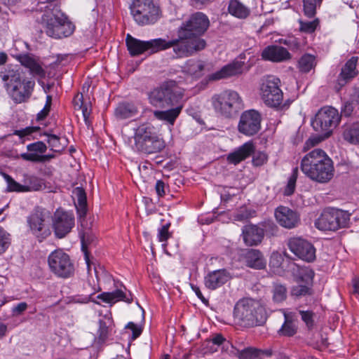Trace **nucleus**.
Segmentation results:
<instances>
[{
  "label": "nucleus",
  "instance_id": "37",
  "mask_svg": "<svg viewBox=\"0 0 359 359\" xmlns=\"http://www.w3.org/2000/svg\"><path fill=\"white\" fill-rule=\"evenodd\" d=\"M74 194L77 197L78 205L76 206L77 213L80 218L85 217L87 212V200L84 189L81 187H76Z\"/></svg>",
  "mask_w": 359,
  "mask_h": 359
},
{
  "label": "nucleus",
  "instance_id": "51",
  "mask_svg": "<svg viewBox=\"0 0 359 359\" xmlns=\"http://www.w3.org/2000/svg\"><path fill=\"white\" fill-rule=\"evenodd\" d=\"M311 288L308 285H298L292 288L291 294L293 296L301 297L310 294Z\"/></svg>",
  "mask_w": 359,
  "mask_h": 359
},
{
  "label": "nucleus",
  "instance_id": "25",
  "mask_svg": "<svg viewBox=\"0 0 359 359\" xmlns=\"http://www.w3.org/2000/svg\"><path fill=\"white\" fill-rule=\"evenodd\" d=\"M135 147L139 151L145 154H154L161 151L165 147V143L163 139L158 136L135 144Z\"/></svg>",
  "mask_w": 359,
  "mask_h": 359
},
{
  "label": "nucleus",
  "instance_id": "58",
  "mask_svg": "<svg viewBox=\"0 0 359 359\" xmlns=\"http://www.w3.org/2000/svg\"><path fill=\"white\" fill-rule=\"evenodd\" d=\"M43 187V183L41 180L36 177H31L30 178V185L27 186V189H28L27 191H39Z\"/></svg>",
  "mask_w": 359,
  "mask_h": 359
},
{
  "label": "nucleus",
  "instance_id": "45",
  "mask_svg": "<svg viewBox=\"0 0 359 359\" xmlns=\"http://www.w3.org/2000/svg\"><path fill=\"white\" fill-rule=\"evenodd\" d=\"M11 243V236L0 226V255L4 253Z\"/></svg>",
  "mask_w": 359,
  "mask_h": 359
},
{
  "label": "nucleus",
  "instance_id": "7",
  "mask_svg": "<svg viewBox=\"0 0 359 359\" xmlns=\"http://www.w3.org/2000/svg\"><path fill=\"white\" fill-rule=\"evenodd\" d=\"M211 102L215 112L226 118L233 117L243 107L239 94L231 90L214 95Z\"/></svg>",
  "mask_w": 359,
  "mask_h": 359
},
{
  "label": "nucleus",
  "instance_id": "49",
  "mask_svg": "<svg viewBox=\"0 0 359 359\" xmlns=\"http://www.w3.org/2000/svg\"><path fill=\"white\" fill-rule=\"evenodd\" d=\"M351 215L348 211L338 209V229L349 226Z\"/></svg>",
  "mask_w": 359,
  "mask_h": 359
},
{
  "label": "nucleus",
  "instance_id": "36",
  "mask_svg": "<svg viewBox=\"0 0 359 359\" xmlns=\"http://www.w3.org/2000/svg\"><path fill=\"white\" fill-rule=\"evenodd\" d=\"M73 104L75 109L81 110L85 121L88 118L90 114V106L89 102L84 100L83 93H77L73 99Z\"/></svg>",
  "mask_w": 359,
  "mask_h": 359
},
{
  "label": "nucleus",
  "instance_id": "42",
  "mask_svg": "<svg viewBox=\"0 0 359 359\" xmlns=\"http://www.w3.org/2000/svg\"><path fill=\"white\" fill-rule=\"evenodd\" d=\"M298 22L299 24V31L306 34L313 33L320 25L318 18H314L312 21H305L299 19Z\"/></svg>",
  "mask_w": 359,
  "mask_h": 359
},
{
  "label": "nucleus",
  "instance_id": "16",
  "mask_svg": "<svg viewBox=\"0 0 359 359\" xmlns=\"http://www.w3.org/2000/svg\"><path fill=\"white\" fill-rule=\"evenodd\" d=\"M74 225V217L72 213L57 210L54 214L53 226L56 237L64 238Z\"/></svg>",
  "mask_w": 359,
  "mask_h": 359
},
{
  "label": "nucleus",
  "instance_id": "33",
  "mask_svg": "<svg viewBox=\"0 0 359 359\" xmlns=\"http://www.w3.org/2000/svg\"><path fill=\"white\" fill-rule=\"evenodd\" d=\"M137 108L131 103L123 102L115 109V116L119 119H126L137 114Z\"/></svg>",
  "mask_w": 359,
  "mask_h": 359
},
{
  "label": "nucleus",
  "instance_id": "13",
  "mask_svg": "<svg viewBox=\"0 0 359 359\" xmlns=\"http://www.w3.org/2000/svg\"><path fill=\"white\" fill-rule=\"evenodd\" d=\"M337 110L331 107H323L318 110L311 121L313 130L318 133L330 136L335 127L334 118Z\"/></svg>",
  "mask_w": 359,
  "mask_h": 359
},
{
  "label": "nucleus",
  "instance_id": "46",
  "mask_svg": "<svg viewBox=\"0 0 359 359\" xmlns=\"http://www.w3.org/2000/svg\"><path fill=\"white\" fill-rule=\"evenodd\" d=\"M328 137H329V136H327L325 134H323V133H320L318 135L311 137L305 142L304 147H303V151H309L312 147L318 145L322 141L325 140V139H327Z\"/></svg>",
  "mask_w": 359,
  "mask_h": 359
},
{
  "label": "nucleus",
  "instance_id": "3",
  "mask_svg": "<svg viewBox=\"0 0 359 359\" xmlns=\"http://www.w3.org/2000/svg\"><path fill=\"white\" fill-rule=\"evenodd\" d=\"M0 78L6 93L15 103L20 104L29 100L35 86L34 81L22 78L20 71L12 65L0 71Z\"/></svg>",
  "mask_w": 359,
  "mask_h": 359
},
{
  "label": "nucleus",
  "instance_id": "47",
  "mask_svg": "<svg viewBox=\"0 0 359 359\" xmlns=\"http://www.w3.org/2000/svg\"><path fill=\"white\" fill-rule=\"evenodd\" d=\"M20 157L27 161L31 162H45L53 157V155H39L35 153H22Z\"/></svg>",
  "mask_w": 359,
  "mask_h": 359
},
{
  "label": "nucleus",
  "instance_id": "30",
  "mask_svg": "<svg viewBox=\"0 0 359 359\" xmlns=\"http://www.w3.org/2000/svg\"><path fill=\"white\" fill-rule=\"evenodd\" d=\"M184 72L191 76L198 79L205 73V63L201 60H188L184 66Z\"/></svg>",
  "mask_w": 359,
  "mask_h": 359
},
{
  "label": "nucleus",
  "instance_id": "56",
  "mask_svg": "<svg viewBox=\"0 0 359 359\" xmlns=\"http://www.w3.org/2000/svg\"><path fill=\"white\" fill-rule=\"evenodd\" d=\"M257 350L253 349L252 348H248L244 350H242L239 353V359H253L257 357Z\"/></svg>",
  "mask_w": 359,
  "mask_h": 359
},
{
  "label": "nucleus",
  "instance_id": "29",
  "mask_svg": "<svg viewBox=\"0 0 359 359\" xmlns=\"http://www.w3.org/2000/svg\"><path fill=\"white\" fill-rule=\"evenodd\" d=\"M155 128L149 123H144L135 129V144L144 142L148 139L158 137Z\"/></svg>",
  "mask_w": 359,
  "mask_h": 359
},
{
  "label": "nucleus",
  "instance_id": "2",
  "mask_svg": "<svg viewBox=\"0 0 359 359\" xmlns=\"http://www.w3.org/2000/svg\"><path fill=\"white\" fill-rule=\"evenodd\" d=\"M300 168L308 178L320 184L330 182L334 174L333 161L324 150L319 148L314 149L304 156Z\"/></svg>",
  "mask_w": 359,
  "mask_h": 359
},
{
  "label": "nucleus",
  "instance_id": "50",
  "mask_svg": "<svg viewBox=\"0 0 359 359\" xmlns=\"http://www.w3.org/2000/svg\"><path fill=\"white\" fill-rule=\"evenodd\" d=\"M27 149L30 153L36 154L38 152L40 154H43L47 150V146L46 145V144L44 142H43L41 141H38V142L28 144L27 146Z\"/></svg>",
  "mask_w": 359,
  "mask_h": 359
},
{
  "label": "nucleus",
  "instance_id": "59",
  "mask_svg": "<svg viewBox=\"0 0 359 359\" xmlns=\"http://www.w3.org/2000/svg\"><path fill=\"white\" fill-rule=\"evenodd\" d=\"M28 305L26 302H20L12 309V313L14 316H18L22 314L27 309Z\"/></svg>",
  "mask_w": 359,
  "mask_h": 359
},
{
  "label": "nucleus",
  "instance_id": "23",
  "mask_svg": "<svg viewBox=\"0 0 359 359\" xmlns=\"http://www.w3.org/2000/svg\"><path fill=\"white\" fill-rule=\"evenodd\" d=\"M255 146L252 142H248L231 152L227 156V161L230 163L236 165L245 160L255 151Z\"/></svg>",
  "mask_w": 359,
  "mask_h": 359
},
{
  "label": "nucleus",
  "instance_id": "19",
  "mask_svg": "<svg viewBox=\"0 0 359 359\" xmlns=\"http://www.w3.org/2000/svg\"><path fill=\"white\" fill-rule=\"evenodd\" d=\"M244 62L235 60L224 66L220 70L209 75L210 81H217L237 76L243 73Z\"/></svg>",
  "mask_w": 359,
  "mask_h": 359
},
{
  "label": "nucleus",
  "instance_id": "10",
  "mask_svg": "<svg viewBox=\"0 0 359 359\" xmlns=\"http://www.w3.org/2000/svg\"><path fill=\"white\" fill-rule=\"evenodd\" d=\"M126 43L131 56L142 54L145 51L155 53L161 50H167L172 46V43L164 39L158 38L149 41H141L128 34L126 38Z\"/></svg>",
  "mask_w": 359,
  "mask_h": 359
},
{
  "label": "nucleus",
  "instance_id": "43",
  "mask_svg": "<svg viewBox=\"0 0 359 359\" xmlns=\"http://www.w3.org/2000/svg\"><path fill=\"white\" fill-rule=\"evenodd\" d=\"M298 177V168H294L292 170V172L291 175L290 176L287 185L284 189L283 194L285 196H291L294 194L295 187H296V182Z\"/></svg>",
  "mask_w": 359,
  "mask_h": 359
},
{
  "label": "nucleus",
  "instance_id": "31",
  "mask_svg": "<svg viewBox=\"0 0 359 359\" xmlns=\"http://www.w3.org/2000/svg\"><path fill=\"white\" fill-rule=\"evenodd\" d=\"M285 322L278 330L280 335L285 337H292L297 332V325L295 324V315L292 312L283 311Z\"/></svg>",
  "mask_w": 359,
  "mask_h": 359
},
{
  "label": "nucleus",
  "instance_id": "55",
  "mask_svg": "<svg viewBox=\"0 0 359 359\" xmlns=\"http://www.w3.org/2000/svg\"><path fill=\"white\" fill-rule=\"evenodd\" d=\"M126 329H129L132 331V339H137L142 332V327L133 322L128 323L126 325Z\"/></svg>",
  "mask_w": 359,
  "mask_h": 359
},
{
  "label": "nucleus",
  "instance_id": "18",
  "mask_svg": "<svg viewBox=\"0 0 359 359\" xmlns=\"http://www.w3.org/2000/svg\"><path fill=\"white\" fill-rule=\"evenodd\" d=\"M315 226L321 231H334L337 229V209L331 208L325 209L316 220Z\"/></svg>",
  "mask_w": 359,
  "mask_h": 359
},
{
  "label": "nucleus",
  "instance_id": "26",
  "mask_svg": "<svg viewBox=\"0 0 359 359\" xmlns=\"http://www.w3.org/2000/svg\"><path fill=\"white\" fill-rule=\"evenodd\" d=\"M183 106V103H182L168 108L166 110H156L154 111V116L156 119L165 121L172 126L180 114Z\"/></svg>",
  "mask_w": 359,
  "mask_h": 359
},
{
  "label": "nucleus",
  "instance_id": "35",
  "mask_svg": "<svg viewBox=\"0 0 359 359\" xmlns=\"http://www.w3.org/2000/svg\"><path fill=\"white\" fill-rule=\"evenodd\" d=\"M43 135L48 137V146L50 150L55 152L62 151L67 145V140L65 138L62 140L59 136L49 132H45Z\"/></svg>",
  "mask_w": 359,
  "mask_h": 359
},
{
  "label": "nucleus",
  "instance_id": "22",
  "mask_svg": "<svg viewBox=\"0 0 359 359\" xmlns=\"http://www.w3.org/2000/svg\"><path fill=\"white\" fill-rule=\"evenodd\" d=\"M242 235L243 241L247 245H257L264 238V229L257 225H246L243 229Z\"/></svg>",
  "mask_w": 359,
  "mask_h": 359
},
{
  "label": "nucleus",
  "instance_id": "62",
  "mask_svg": "<svg viewBox=\"0 0 359 359\" xmlns=\"http://www.w3.org/2000/svg\"><path fill=\"white\" fill-rule=\"evenodd\" d=\"M351 292L359 297V278L354 277L351 280Z\"/></svg>",
  "mask_w": 359,
  "mask_h": 359
},
{
  "label": "nucleus",
  "instance_id": "12",
  "mask_svg": "<svg viewBox=\"0 0 359 359\" xmlns=\"http://www.w3.org/2000/svg\"><path fill=\"white\" fill-rule=\"evenodd\" d=\"M43 211L34 210L27 219V222L31 233L39 242H43L51 235L49 222Z\"/></svg>",
  "mask_w": 359,
  "mask_h": 359
},
{
  "label": "nucleus",
  "instance_id": "48",
  "mask_svg": "<svg viewBox=\"0 0 359 359\" xmlns=\"http://www.w3.org/2000/svg\"><path fill=\"white\" fill-rule=\"evenodd\" d=\"M4 177L8 184V189L9 191H27L28 189H27V186L21 185L15 182L10 175L4 173Z\"/></svg>",
  "mask_w": 359,
  "mask_h": 359
},
{
  "label": "nucleus",
  "instance_id": "4",
  "mask_svg": "<svg viewBox=\"0 0 359 359\" xmlns=\"http://www.w3.org/2000/svg\"><path fill=\"white\" fill-rule=\"evenodd\" d=\"M44 8V13L37 20L41 26V32L53 39H62L73 34L75 26L66 17H58L53 12V4H48Z\"/></svg>",
  "mask_w": 359,
  "mask_h": 359
},
{
  "label": "nucleus",
  "instance_id": "5",
  "mask_svg": "<svg viewBox=\"0 0 359 359\" xmlns=\"http://www.w3.org/2000/svg\"><path fill=\"white\" fill-rule=\"evenodd\" d=\"M184 90L174 80H167L149 94L151 105L159 108H170L182 104Z\"/></svg>",
  "mask_w": 359,
  "mask_h": 359
},
{
  "label": "nucleus",
  "instance_id": "20",
  "mask_svg": "<svg viewBox=\"0 0 359 359\" xmlns=\"http://www.w3.org/2000/svg\"><path fill=\"white\" fill-rule=\"evenodd\" d=\"M231 279V275L226 269H219L208 273L204 279L205 285L210 290H215Z\"/></svg>",
  "mask_w": 359,
  "mask_h": 359
},
{
  "label": "nucleus",
  "instance_id": "8",
  "mask_svg": "<svg viewBox=\"0 0 359 359\" xmlns=\"http://www.w3.org/2000/svg\"><path fill=\"white\" fill-rule=\"evenodd\" d=\"M280 86V80L278 77L266 76L262 80L260 95L267 106L282 110L287 108V105L283 103V93Z\"/></svg>",
  "mask_w": 359,
  "mask_h": 359
},
{
  "label": "nucleus",
  "instance_id": "11",
  "mask_svg": "<svg viewBox=\"0 0 359 359\" xmlns=\"http://www.w3.org/2000/svg\"><path fill=\"white\" fill-rule=\"evenodd\" d=\"M50 271L56 276L68 278L74 274V265L68 254L62 249L53 251L48 257Z\"/></svg>",
  "mask_w": 359,
  "mask_h": 359
},
{
  "label": "nucleus",
  "instance_id": "9",
  "mask_svg": "<svg viewBox=\"0 0 359 359\" xmlns=\"http://www.w3.org/2000/svg\"><path fill=\"white\" fill-rule=\"evenodd\" d=\"M130 9L134 20L142 26L154 24L161 16L159 7L152 0H134Z\"/></svg>",
  "mask_w": 359,
  "mask_h": 359
},
{
  "label": "nucleus",
  "instance_id": "54",
  "mask_svg": "<svg viewBox=\"0 0 359 359\" xmlns=\"http://www.w3.org/2000/svg\"><path fill=\"white\" fill-rule=\"evenodd\" d=\"M267 161V155L264 152L259 151L254 154L252 163L256 166H261Z\"/></svg>",
  "mask_w": 359,
  "mask_h": 359
},
{
  "label": "nucleus",
  "instance_id": "28",
  "mask_svg": "<svg viewBox=\"0 0 359 359\" xmlns=\"http://www.w3.org/2000/svg\"><path fill=\"white\" fill-rule=\"evenodd\" d=\"M18 60L20 64L29 69L33 76H38L41 78L45 76V71L36 60L28 54H22L18 56Z\"/></svg>",
  "mask_w": 359,
  "mask_h": 359
},
{
  "label": "nucleus",
  "instance_id": "40",
  "mask_svg": "<svg viewBox=\"0 0 359 359\" xmlns=\"http://www.w3.org/2000/svg\"><path fill=\"white\" fill-rule=\"evenodd\" d=\"M323 0H303V12L306 17L312 18L316 14L317 8L320 7Z\"/></svg>",
  "mask_w": 359,
  "mask_h": 359
},
{
  "label": "nucleus",
  "instance_id": "24",
  "mask_svg": "<svg viewBox=\"0 0 359 359\" xmlns=\"http://www.w3.org/2000/svg\"><path fill=\"white\" fill-rule=\"evenodd\" d=\"M358 61V57L353 56L346 62L341 68L339 79H338V85L342 86L357 76L356 66Z\"/></svg>",
  "mask_w": 359,
  "mask_h": 359
},
{
  "label": "nucleus",
  "instance_id": "39",
  "mask_svg": "<svg viewBox=\"0 0 359 359\" xmlns=\"http://www.w3.org/2000/svg\"><path fill=\"white\" fill-rule=\"evenodd\" d=\"M344 139L353 144H359V125L353 124L343 132Z\"/></svg>",
  "mask_w": 359,
  "mask_h": 359
},
{
  "label": "nucleus",
  "instance_id": "57",
  "mask_svg": "<svg viewBox=\"0 0 359 359\" xmlns=\"http://www.w3.org/2000/svg\"><path fill=\"white\" fill-rule=\"evenodd\" d=\"M302 320L306 324L308 327H312L313 325V316L314 313L311 311H299Z\"/></svg>",
  "mask_w": 359,
  "mask_h": 359
},
{
  "label": "nucleus",
  "instance_id": "41",
  "mask_svg": "<svg viewBox=\"0 0 359 359\" xmlns=\"http://www.w3.org/2000/svg\"><path fill=\"white\" fill-rule=\"evenodd\" d=\"M314 271L309 267H302L298 269L297 279L299 283L311 285L313 283Z\"/></svg>",
  "mask_w": 359,
  "mask_h": 359
},
{
  "label": "nucleus",
  "instance_id": "64",
  "mask_svg": "<svg viewBox=\"0 0 359 359\" xmlns=\"http://www.w3.org/2000/svg\"><path fill=\"white\" fill-rule=\"evenodd\" d=\"M155 189L159 196H163L165 194V183L162 180H158L156 182Z\"/></svg>",
  "mask_w": 359,
  "mask_h": 359
},
{
  "label": "nucleus",
  "instance_id": "21",
  "mask_svg": "<svg viewBox=\"0 0 359 359\" xmlns=\"http://www.w3.org/2000/svg\"><path fill=\"white\" fill-rule=\"evenodd\" d=\"M262 57L265 60L273 62H283L291 58V54L287 48L280 46H269L264 49Z\"/></svg>",
  "mask_w": 359,
  "mask_h": 359
},
{
  "label": "nucleus",
  "instance_id": "63",
  "mask_svg": "<svg viewBox=\"0 0 359 359\" xmlns=\"http://www.w3.org/2000/svg\"><path fill=\"white\" fill-rule=\"evenodd\" d=\"M34 131V128H26L22 130H15L14 134L22 137L32 134Z\"/></svg>",
  "mask_w": 359,
  "mask_h": 359
},
{
  "label": "nucleus",
  "instance_id": "6",
  "mask_svg": "<svg viewBox=\"0 0 359 359\" xmlns=\"http://www.w3.org/2000/svg\"><path fill=\"white\" fill-rule=\"evenodd\" d=\"M235 316L245 327L260 325L266 319V311L259 302L250 299L240 300L234 309Z\"/></svg>",
  "mask_w": 359,
  "mask_h": 359
},
{
  "label": "nucleus",
  "instance_id": "27",
  "mask_svg": "<svg viewBox=\"0 0 359 359\" xmlns=\"http://www.w3.org/2000/svg\"><path fill=\"white\" fill-rule=\"evenodd\" d=\"M244 261L246 266L252 269H262L266 266L263 255L258 250H248L244 255Z\"/></svg>",
  "mask_w": 359,
  "mask_h": 359
},
{
  "label": "nucleus",
  "instance_id": "38",
  "mask_svg": "<svg viewBox=\"0 0 359 359\" xmlns=\"http://www.w3.org/2000/svg\"><path fill=\"white\" fill-rule=\"evenodd\" d=\"M228 10L229 13L238 18H245L249 15L248 8L238 0H231Z\"/></svg>",
  "mask_w": 359,
  "mask_h": 359
},
{
  "label": "nucleus",
  "instance_id": "53",
  "mask_svg": "<svg viewBox=\"0 0 359 359\" xmlns=\"http://www.w3.org/2000/svg\"><path fill=\"white\" fill-rule=\"evenodd\" d=\"M264 233L269 234L271 236H275L278 233V227L272 221H266L263 223Z\"/></svg>",
  "mask_w": 359,
  "mask_h": 359
},
{
  "label": "nucleus",
  "instance_id": "60",
  "mask_svg": "<svg viewBox=\"0 0 359 359\" xmlns=\"http://www.w3.org/2000/svg\"><path fill=\"white\" fill-rule=\"evenodd\" d=\"M214 0H190L191 5L201 10L210 5Z\"/></svg>",
  "mask_w": 359,
  "mask_h": 359
},
{
  "label": "nucleus",
  "instance_id": "52",
  "mask_svg": "<svg viewBox=\"0 0 359 359\" xmlns=\"http://www.w3.org/2000/svg\"><path fill=\"white\" fill-rule=\"evenodd\" d=\"M170 223H167L163 225L158 231V238L160 242H165L171 236V233L169 231Z\"/></svg>",
  "mask_w": 359,
  "mask_h": 359
},
{
  "label": "nucleus",
  "instance_id": "34",
  "mask_svg": "<svg viewBox=\"0 0 359 359\" xmlns=\"http://www.w3.org/2000/svg\"><path fill=\"white\" fill-rule=\"evenodd\" d=\"M316 65V56L309 53H305L299 59L297 67L301 73H308L311 69H313Z\"/></svg>",
  "mask_w": 359,
  "mask_h": 359
},
{
  "label": "nucleus",
  "instance_id": "14",
  "mask_svg": "<svg viewBox=\"0 0 359 359\" xmlns=\"http://www.w3.org/2000/svg\"><path fill=\"white\" fill-rule=\"evenodd\" d=\"M261 114L256 110H247L242 113L238 124L240 133L246 136H252L261 129Z\"/></svg>",
  "mask_w": 359,
  "mask_h": 359
},
{
  "label": "nucleus",
  "instance_id": "17",
  "mask_svg": "<svg viewBox=\"0 0 359 359\" xmlns=\"http://www.w3.org/2000/svg\"><path fill=\"white\" fill-rule=\"evenodd\" d=\"M274 217L280 226L287 229L297 227L300 222L298 212L287 206L277 207L274 211Z\"/></svg>",
  "mask_w": 359,
  "mask_h": 359
},
{
  "label": "nucleus",
  "instance_id": "32",
  "mask_svg": "<svg viewBox=\"0 0 359 359\" xmlns=\"http://www.w3.org/2000/svg\"><path fill=\"white\" fill-rule=\"evenodd\" d=\"M130 297H128L126 294L121 290H116L111 292H103L97 296V298L102 300V302L108 304H115L118 301H124L127 303H131L133 298L131 294Z\"/></svg>",
  "mask_w": 359,
  "mask_h": 359
},
{
  "label": "nucleus",
  "instance_id": "61",
  "mask_svg": "<svg viewBox=\"0 0 359 359\" xmlns=\"http://www.w3.org/2000/svg\"><path fill=\"white\" fill-rule=\"evenodd\" d=\"M353 111V106L352 102H346L341 107V115L344 116H349Z\"/></svg>",
  "mask_w": 359,
  "mask_h": 359
},
{
  "label": "nucleus",
  "instance_id": "44",
  "mask_svg": "<svg viewBox=\"0 0 359 359\" xmlns=\"http://www.w3.org/2000/svg\"><path fill=\"white\" fill-rule=\"evenodd\" d=\"M287 289L286 287L280 284H276L273 289V300L275 302L280 303L286 299Z\"/></svg>",
  "mask_w": 359,
  "mask_h": 359
},
{
  "label": "nucleus",
  "instance_id": "15",
  "mask_svg": "<svg viewBox=\"0 0 359 359\" xmlns=\"http://www.w3.org/2000/svg\"><path fill=\"white\" fill-rule=\"evenodd\" d=\"M289 250L298 258L307 262L316 258V249L313 245L300 237L290 238L287 243Z\"/></svg>",
  "mask_w": 359,
  "mask_h": 359
},
{
  "label": "nucleus",
  "instance_id": "1",
  "mask_svg": "<svg viewBox=\"0 0 359 359\" xmlns=\"http://www.w3.org/2000/svg\"><path fill=\"white\" fill-rule=\"evenodd\" d=\"M210 25L208 17L197 11L182 22L177 28V39L170 40L176 58L187 57L204 50L206 41L202 36Z\"/></svg>",
  "mask_w": 359,
  "mask_h": 359
}]
</instances>
